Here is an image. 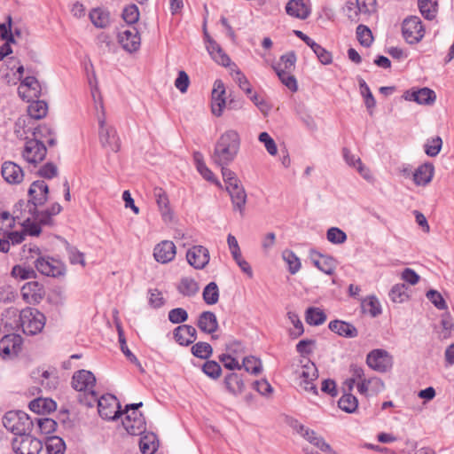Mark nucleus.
I'll return each instance as SVG.
<instances>
[{"mask_svg": "<svg viewBox=\"0 0 454 454\" xmlns=\"http://www.w3.org/2000/svg\"><path fill=\"white\" fill-rule=\"evenodd\" d=\"M28 200H20L14 207V214L17 218H24L25 223H29L31 216L36 215L37 207H42L48 200L49 186L43 180L34 181L27 192Z\"/></svg>", "mask_w": 454, "mask_h": 454, "instance_id": "1", "label": "nucleus"}, {"mask_svg": "<svg viewBox=\"0 0 454 454\" xmlns=\"http://www.w3.org/2000/svg\"><path fill=\"white\" fill-rule=\"evenodd\" d=\"M241 145L240 136L235 129H227L220 135L211 155L215 165H230L237 158Z\"/></svg>", "mask_w": 454, "mask_h": 454, "instance_id": "2", "label": "nucleus"}, {"mask_svg": "<svg viewBox=\"0 0 454 454\" xmlns=\"http://www.w3.org/2000/svg\"><path fill=\"white\" fill-rule=\"evenodd\" d=\"M72 387L78 392L83 393V398H81V403L86 406L93 407L97 400L96 377L87 370H79L75 372L72 377Z\"/></svg>", "mask_w": 454, "mask_h": 454, "instance_id": "3", "label": "nucleus"}, {"mask_svg": "<svg viewBox=\"0 0 454 454\" xmlns=\"http://www.w3.org/2000/svg\"><path fill=\"white\" fill-rule=\"evenodd\" d=\"M4 427L16 436H22L31 432L33 421L21 411H10L3 418Z\"/></svg>", "mask_w": 454, "mask_h": 454, "instance_id": "4", "label": "nucleus"}, {"mask_svg": "<svg viewBox=\"0 0 454 454\" xmlns=\"http://www.w3.org/2000/svg\"><path fill=\"white\" fill-rule=\"evenodd\" d=\"M30 253H35L37 257L34 261V265L42 275L52 278L63 276L66 272L65 265L59 260L50 256L41 254L38 247L29 248Z\"/></svg>", "mask_w": 454, "mask_h": 454, "instance_id": "5", "label": "nucleus"}, {"mask_svg": "<svg viewBox=\"0 0 454 454\" xmlns=\"http://www.w3.org/2000/svg\"><path fill=\"white\" fill-rule=\"evenodd\" d=\"M20 321L25 334L35 335L43 329L46 317L36 309L26 308L20 312Z\"/></svg>", "mask_w": 454, "mask_h": 454, "instance_id": "6", "label": "nucleus"}, {"mask_svg": "<svg viewBox=\"0 0 454 454\" xmlns=\"http://www.w3.org/2000/svg\"><path fill=\"white\" fill-rule=\"evenodd\" d=\"M376 0H356V3L350 2L346 6V15L353 22L360 20L366 21L368 18L376 12Z\"/></svg>", "mask_w": 454, "mask_h": 454, "instance_id": "7", "label": "nucleus"}, {"mask_svg": "<svg viewBox=\"0 0 454 454\" xmlns=\"http://www.w3.org/2000/svg\"><path fill=\"white\" fill-rule=\"evenodd\" d=\"M25 142L21 156L23 160L33 167H36L46 157L47 148L42 140L27 138Z\"/></svg>", "mask_w": 454, "mask_h": 454, "instance_id": "8", "label": "nucleus"}, {"mask_svg": "<svg viewBox=\"0 0 454 454\" xmlns=\"http://www.w3.org/2000/svg\"><path fill=\"white\" fill-rule=\"evenodd\" d=\"M96 403L99 416L104 419H115L122 413L121 405L117 398L111 394H106L101 396L97 394Z\"/></svg>", "mask_w": 454, "mask_h": 454, "instance_id": "9", "label": "nucleus"}, {"mask_svg": "<svg viewBox=\"0 0 454 454\" xmlns=\"http://www.w3.org/2000/svg\"><path fill=\"white\" fill-rule=\"evenodd\" d=\"M402 34L404 40L410 43H418L425 35V28L418 16H410L403 21Z\"/></svg>", "mask_w": 454, "mask_h": 454, "instance_id": "10", "label": "nucleus"}, {"mask_svg": "<svg viewBox=\"0 0 454 454\" xmlns=\"http://www.w3.org/2000/svg\"><path fill=\"white\" fill-rule=\"evenodd\" d=\"M99 141L103 147L117 153L121 148V141L116 129L106 124L105 115L98 117Z\"/></svg>", "mask_w": 454, "mask_h": 454, "instance_id": "11", "label": "nucleus"}, {"mask_svg": "<svg viewBox=\"0 0 454 454\" xmlns=\"http://www.w3.org/2000/svg\"><path fill=\"white\" fill-rule=\"evenodd\" d=\"M12 449L16 454H39L43 443L30 433L22 436H15L12 442Z\"/></svg>", "mask_w": 454, "mask_h": 454, "instance_id": "12", "label": "nucleus"}, {"mask_svg": "<svg viewBox=\"0 0 454 454\" xmlns=\"http://www.w3.org/2000/svg\"><path fill=\"white\" fill-rule=\"evenodd\" d=\"M291 427L309 443L317 447L321 451L328 454H332L333 452L332 447L325 442L323 437L317 435L315 431L306 427L302 424H300L297 420L293 421L291 423Z\"/></svg>", "mask_w": 454, "mask_h": 454, "instance_id": "13", "label": "nucleus"}, {"mask_svg": "<svg viewBox=\"0 0 454 454\" xmlns=\"http://www.w3.org/2000/svg\"><path fill=\"white\" fill-rule=\"evenodd\" d=\"M366 364L372 370L386 372L392 368V356L384 349H373L366 356Z\"/></svg>", "mask_w": 454, "mask_h": 454, "instance_id": "14", "label": "nucleus"}, {"mask_svg": "<svg viewBox=\"0 0 454 454\" xmlns=\"http://www.w3.org/2000/svg\"><path fill=\"white\" fill-rule=\"evenodd\" d=\"M22 338L19 334H7L0 340V356L10 359L18 356L21 350Z\"/></svg>", "mask_w": 454, "mask_h": 454, "instance_id": "15", "label": "nucleus"}, {"mask_svg": "<svg viewBox=\"0 0 454 454\" xmlns=\"http://www.w3.org/2000/svg\"><path fill=\"white\" fill-rule=\"evenodd\" d=\"M125 418L122 420V426L131 435H140L145 432L146 423L141 412L138 411H125Z\"/></svg>", "mask_w": 454, "mask_h": 454, "instance_id": "16", "label": "nucleus"}, {"mask_svg": "<svg viewBox=\"0 0 454 454\" xmlns=\"http://www.w3.org/2000/svg\"><path fill=\"white\" fill-rule=\"evenodd\" d=\"M118 41L121 47L129 53L137 51L141 45V38L135 27L120 31Z\"/></svg>", "mask_w": 454, "mask_h": 454, "instance_id": "17", "label": "nucleus"}, {"mask_svg": "<svg viewBox=\"0 0 454 454\" xmlns=\"http://www.w3.org/2000/svg\"><path fill=\"white\" fill-rule=\"evenodd\" d=\"M188 263L196 270L204 269L209 262V251L207 247L197 245L188 249L186 253Z\"/></svg>", "mask_w": 454, "mask_h": 454, "instance_id": "18", "label": "nucleus"}, {"mask_svg": "<svg viewBox=\"0 0 454 454\" xmlns=\"http://www.w3.org/2000/svg\"><path fill=\"white\" fill-rule=\"evenodd\" d=\"M227 192L229 193L234 211H239L241 216L244 215L247 195L241 181L231 184V187H227Z\"/></svg>", "mask_w": 454, "mask_h": 454, "instance_id": "19", "label": "nucleus"}, {"mask_svg": "<svg viewBox=\"0 0 454 454\" xmlns=\"http://www.w3.org/2000/svg\"><path fill=\"white\" fill-rule=\"evenodd\" d=\"M299 376L301 379L300 386L305 391L312 392L317 395V389L314 381L317 379L318 373L315 364L309 361L301 367Z\"/></svg>", "mask_w": 454, "mask_h": 454, "instance_id": "20", "label": "nucleus"}, {"mask_svg": "<svg viewBox=\"0 0 454 454\" xmlns=\"http://www.w3.org/2000/svg\"><path fill=\"white\" fill-rule=\"evenodd\" d=\"M21 296L28 304H38L45 295L43 286L37 281H30L21 287Z\"/></svg>", "mask_w": 454, "mask_h": 454, "instance_id": "21", "label": "nucleus"}, {"mask_svg": "<svg viewBox=\"0 0 454 454\" xmlns=\"http://www.w3.org/2000/svg\"><path fill=\"white\" fill-rule=\"evenodd\" d=\"M225 86L222 80H215L212 90L211 111L217 117L223 114L226 106Z\"/></svg>", "mask_w": 454, "mask_h": 454, "instance_id": "22", "label": "nucleus"}, {"mask_svg": "<svg viewBox=\"0 0 454 454\" xmlns=\"http://www.w3.org/2000/svg\"><path fill=\"white\" fill-rule=\"evenodd\" d=\"M176 254V247L171 240H162L153 248V257L156 262L165 264L172 262Z\"/></svg>", "mask_w": 454, "mask_h": 454, "instance_id": "23", "label": "nucleus"}, {"mask_svg": "<svg viewBox=\"0 0 454 454\" xmlns=\"http://www.w3.org/2000/svg\"><path fill=\"white\" fill-rule=\"evenodd\" d=\"M403 98L405 100L414 101L419 105H432L435 101L436 95L433 90L424 87L406 90Z\"/></svg>", "mask_w": 454, "mask_h": 454, "instance_id": "24", "label": "nucleus"}, {"mask_svg": "<svg viewBox=\"0 0 454 454\" xmlns=\"http://www.w3.org/2000/svg\"><path fill=\"white\" fill-rule=\"evenodd\" d=\"M18 93L20 98L27 101L37 98L41 94L40 83L34 76H27L21 81L18 87Z\"/></svg>", "mask_w": 454, "mask_h": 454, "instance_id": "25", "label": "nucleus"}, {"mask_svg": "<svg viewBox=\"0 0 454 454\" xmlns=\"http://www.w3.org/2000/svg\"><path fill=\"white\" fill-rule=\"evenodd\" d=\"M309 258L313 265L320 271L327 275H333L336 269V260L333 257L322 254L316 250H310Z\"/></svg>", "mask_w": 454, "mask_h": 454, "instance_id": "26", "label": "nucleus"}, {"mask_svg": "<svg viewBox=\"0 0 454 454\" xmlns=\"http://www.w3.org/2000/svg\"><path fill=\"white\" fill-rule=\"evenodd\" d=\"M1 174L4 179L11 184H18L23 181L24 172L20 166L13 161H4Z\"/></svg>", "mask_w": 454, "mask_h": 454, "instance_id": "27", "label": "nucleus"}, {"mask_svg": "<svg viewBox=\"0 0 454 454\" xmlns=\"http://www.w3.org/2000/svg\"><path fill=\"white\" fill-rule=\"evenodd\" d=\"M153 195L163 221H171L173 218V212L166 192L160 187H155L153 189Z\"/></svg>", "mask_w": 454, "mask_h": 454, "instance_id": "28", "label": "nucleus"}, {"mask_svg": "<svg viewBox=\"0 0 454 454\" xmlns=\"http://www.w3.org/2000/svg\"><path fill=\"white\" fill-rule=\"evenodd\" d=\"M174 338L181 346H189L197 339L196 329L189 325H182L174 330Z\"/></svg>", "mask_w": 454, "mask_h": 454, "instance_id": "29", "label": "nucleus"}, {"mask_svg": "<svg viewBox=\"0 0 454 454\" xmlns=\"http://www.w3.org/2000/svg\"><path fill=\"white\" fill-rule=\"evenodd\" d=\"M286 13L299 20H306L311 12L310 7L304 0H289L286 5Z\"/></svg>", "mask_w": 454, "mask_h": 454, "instance_id": "30", "label": "nucleus"}, {"mask_svg": "<svg viewBox=\"0 0 454 454\" xmlns=\"http://www.w3.org/2000/svg\"><path fill=\"white\" fill-rule=\"evenodd\" d=\"M328 328L334 333L344 338H355L358 335L357 329L351 324L342 320H333Z\"/></svg>", "mask_w": 454, "mask_h": 454, "instance_id": "31", "label": "nucleus"}, {"mask_svg": "<svg viewBox=\"0 0 454 454\" xmlns=\"http://www.w3.org/2000/svg\"><path fill=\"white\" fill-rule=\"evenodd\" d=\"M226 390L232 395H239L245 390V383L242 377L236 372L228 373L223 380Z\"/></svg>", "mask_w": 454, "mask_h": 454, "instance_id": "32", "label": "nucleus"}, {"mask_svg": "<svg viewBox=\"0 0 454 454\" xmlns=\"http://www.w3.org/2000/svg\"><path fill=\"white\" fill-rule=\"evenodd\" d=\"M199 329L206 333H213L218 329V321L215 313L211 311L202 312L198 318Z\"/></svg>", "mask_w": 454, "mask_h": 454, "instance_id": "33", "label": "nucleus"}, {"mask_svg": "<svg viewBox=\"0 0 454 454\" xmlns=\"http://www.w3.org/2000/svg\"><path fill=\"white\" fill-rule=\"evenodd\" d=\"M434 168L431 163L420 165L413 174V181L417 185L425 186L429 184L434 176Z\"/></svg>", "mask_w": 454, "mask_h": 454, "instance_id": "34", "label": "nucleus"}, {"mask_svg": "<svg viewBox=\"0 0 454 454\" xmlns=\"http://www.w3.org/2000/svg\"><path fill=\"white\" fill-rule=\"evenodd\" d=\"M207 49L212 59L217 64L223 67H228L231 64V59L215 41L209 39Z\"/></svg>", "mask_w": 454, "mask_h": 454, "instance_id": "35", "label": "nucleus"}, {"mask_svg": "<svg viewBox=\"0 0 454 454\" xmlns=\"http://www.w3.org/2000/svg\"><path fill=\"white\" fill-rule=\"evenodd\" d=\"M158 447L159 442L155 434L146 433L140 438L139 448L143 454H154Z\"/></svg>", "mask_w": 454, "mask_h": 454, "instance_id": "36", "label": "nucleus"}, {"mask_svg": "<svg viewBox=\"0 0 454 454\" xmlns=\"http://www.w3.org/2000/svg\"><path fill=\"white\" fill-rule=\"evenodd\" d=\"M29 409L37 413H49L56 410V403L48 398H36L29 403Z\"/></svg>", "mask_w": 454, "mask_h": 454, "instance_id": "37", "label": "nucleus"}, {"mask_svg": "<svg viewBox=\"0 0 454 454\" xmlns=\"http://www.w3.org/2000/svg\"><path fill=\"white\" fill-rule=\"evenodd\" d=\"M61 210L62 207L58 202H55L45 210H37L36 215H32L31 218L37 220L42 224H51V217L59 214Z\"/></svg>", "mask_w": 454, "mask_h": 454, "instance_id": "38", "label": "nucleus"}, {"mask_svg": "<svg viewBox=\"0 0 454 454\" xmlns=\"http://www.w3.org/2000/svg\"><path fill=\"white\" fill-rule=\"evenodd\" d=\"M362 312L368 314L372 317H376L381 314V306L379 300L375 296H369L362 301Z\"/></svg>", "mask_w": 454, "mask_h": 454, "instance_id": "39", "label": "nucleus"}, {"mask_svg": "<svg viewBox=\"0 0 454 454\" xmlns=\"http://www.w3.org/2000/svg\"><path fill=\"white\" fill-rule=\"evenodd\" d=\"M326 320V315L323 309L309 307L305 311V321L309 325H321Z\"/></svg>", "mask_w": 454, "mask_h": 454, "instance_id": "40", "label": "nucleus"}, {"mask_svg": "<svg viewBox=\"0 0 454 454\" xmlns=\"http://www.w3.org/2000/svg\"><path fill=\"white\" fill-rule=\"evenodd\" d=\"M418 5L423 17L428 20L434 19L437 13V0H418Z\"/></svg>", "mask_w": 454, "mask_h": 454, "instance_id": "41", "label": "nucleus"}, {"mask_svg": "<svg viewBox=\"0 0 454 454\" xmlns=\"http://www.w3.org/2000/svg\"><path fill=\"white\" fill-rule=\"evenodd\" d=\"M286 316L294 326L288 331L289 336L292 339H297L304 333L303 324L301 321L299 315L294 311H288Z\"/></svg>", "mask_w": 454, "mask_h": 454, "instance_id": "42", "label": "nucleus"}, {"mask_svg": "<svg viewBox=\"0 0 454 454\" xmlns=\"http://www.w3.org/2000/svg\"><path fill=\"white\" fill-rule=\"evenodd\" d=\"M47 112L48 106L43 100H33L27 107L28 115L35 120L43 118Z\"/></svg>", "mask_w": 454, "mask_h": 454, "instance_id": "43", "label": "nucleus"}, {"mask_svg": "<svg viewBox=\"0 0 454 454\" xmlns=\"http://www.w3.org/2000/svg\"><path fill=\"white\" fill-rule=\"evenodd\" d=\"M90 19L97 27L104 28L109 25V12L100 8L93 9L90 13Z\"/></svg>", "mask_w": 454, "mask_h": 454, "instance_id": "44", "label": "nucleus"}, {"mask_svg": "<svg viewBox=\"0 0 454 454\" xmlns=\"http://www.w3.org/2000/svg\"><path fill=\"white\" fill-rule=\"evenodd\" d=\"M177 290L184 296H193L199 291V285L192 278H183L180 280Z\"/></svg>", "mask_w": 454, "mask_h": 454, "instance_id": "45", "label": "nucleus"}, {"mask_svg": "<svg viewBox=\"0 0 454 454\" xmlns=\"http://www.w3.org/2000/svg\"><path fill=\"white\" fill-rule=\"evenodd\" d=\"M281 82L291 91L295 92L298 90L295 77L291 74L292 71H284L279 67H272Z\"/></svg>", "mask_w": 454, "mask_h": 454, "instance_id": "46", "label": "nucleus"}, {"mask_svg": "<svg viewBox=\"0 0 454 454\" xmlns=\"http://www.w3.org/2000/svg\"><path fill=\"white\" fill-rule=\"evenodd\" d=\"M45 444L48 454H63L66 449L65 442L59 436H48Z\"/></svg>", "mask_w": 454, "mask_h": 454, "instance_id": "47", "label": "nucleus"}, {"mask_svg": "<svg viewBox=\"0 0 454 454\" xmlns=\"http://www.w3.org/2000/svg\"><path fill=\"white\" fill-rule=\"evenodd\" d=\"M202 297L207 305H214L218 302L219 289L215 282H210L205 286Z\"/></svg>", "mask_w": 454, "mask_h": 454, "instance_id": "48", "label": "nucleus"}, {"mask_svg": "<svg viewBox=\"0 0 454 454\" xmlns=\"http://www.w3.org/2000/svg\"><path fill=\"white\" fill-rule=\"evenodd\" d=\"M358 84L360 88V93L364 100L365 106L370 111V113H372V109H373L376 106V100L369 86L364 79L360 78L358 80Z\"/></svg>", "mask_w": 454, "mask_h": 454, "instance_id": "49", "label": "nucleus"}, {"mask_svg": "<svg viewBox=\"0 0 454 454\" xmlns=\"http://www.w3.org/2000/svg\"><path fill=\"white\" fill-rule=\"evenodd\" d=\"M338 405L342 411L352 413L356 411L358 401L352 394H344L339 400Z\"/></svg>", "mask_w": 454, "mask_h": 454, "instance_id": "50", "label": "nucleus"}, {"mask_svg": "<svg viewBox=\"0 0 454 454\" xmlns=\"http://www.w3.org/2000/svg\"><path fill=\"white\" fill-rule=\"evenodd\" d=\"M11 274L13 278H20L21 280L36 278V272L34 269L20 264L12 267Z\"/></svg>", "mask_w": 454, "mask_h": 454, "instance_id": "51", "label": "nucleus"}, {"mask_svg": "<svg viewBox=\"0 0 454 454\" xmlns=\"http://www.w3.org/2000/svg\"><path fill=\"white\" fill-rule=\"evenodd\" d=\"M389 297L393 302L402 303L409 298L407 287L404 284L395 285L390 292Z\"/></svg>", "mask_w": 454, "mask_h": 454, "instance_id": "52", "label": "nucleus"}, {"mask_svg": "<svg viewBox=\"0 0 454 454\" xmlns=\"http://www.w3.org/2000/svg\"><path fill=\"white\" fill-rule=\"evenodd\" d=\"M356 37L360 44L364 47H370L373 42V36L371 29L363 24L356 27Z\"/></svg>", "mask_w": 454, "mask_h": 454, "instance_id": "53", "label": "nucleus"}, {"mask_svg": "<svg viewBox=\"0 0 454 454\" xmlns=\"http://www.w3.org/2000/svg\"><path fill=\"white\" fill-rule=\"evenodd\" d=\"M192 353L194 356L207 359L213 353V348L207 342H198L192 347Z\"/></svg>", "mask_w": 454, "mask_h": 454, "instance_id": "54", "label": "nucleus"}, {"mask_svg": "<svg viewBox=\"0 0 454 454\" xmlns=\"http://www.w3.org/2000/svg\"><path fill=\"white\" fill-rule=\"evenodd\" d=\"M241 366L244 367L247 372L254 375L259 374L262 370L261 360L254 356L245 357Z\"/></svg>", "mask_w": 454, "mask_h": 454, "instance_id": "55", "label": "nucleus"}, {"mask_svg": "<svg viewBox=\"0 0 454 454\" xmlns=\"http://www.w3.org/2000/svg\"><path fill=\"white\" fill-rule=\"evenodd\" d=\"M296 62V56L294 51L282 55L279 61L272 67H279L284 71H293Z\"/></svg>", "mask_w": 454, "mask_h": 454, "instance_id": "56", "label": "nucleus"}, {"mask_svg": "<svg viewBox=\"0 0 454 454\" xmlns=\"http://www.w3.org/2000/svg\"><path fill=\"white\" fill-rule=\"evenodd\" d=\"M36 422L40 433L46 435L54 433L58 427L57 422L50 418L36 419Z\"/></svg>", "mask_w": 454, "mask_h": 454, "instance_id": "57", "label": "nucleus"}, {"mask_svg": "<svg viewBox=\"0 0 454 454\" xmlns=\"http://www.w3.org/2000/svg\"><path fill=\"white\" fill-rule=\"evenodd\" d=\"M311 50L317 55L318 60L323 65H329L333 61L332 53L323 48L320 44L317 43L315 41L310 46Z\"/></svg>", "mask_w": 454, "mask_h": 454, "instance_id": "58", "label": "nucleus"}, {"mask_svg": "<svg viewBox=\"0 0 454 454\" xmlns=\"http://www.w3.org/2000/svg\"><path fill=\"white\" fill-rule=\"evenodd\" d=\"M442 140L440 137L427 139L425 144V153L430 157H435L441 151Z\"/></svg>", "mask_w": 454, "mask_h": 454, "instance_id": "59", "label": "nucleus"}, {"mask_svg": "<svg viewBox=\"0 0 454 454\" xmlns=\"http://www.w3.org/2000/svg\"><path fill=\"white\" fill-rule=\"evenodd\" d=\"M283 258L288 264V270L291 274L297 273L301 269V262L298 256L293 251H286Z\"/></svg>", "mask_w": 454, "mask_h": 454, "instance_id": "60", "label": "nucleus"}, {"mask_svg": "<svg viewBox=\"0 0 454 454\" xmlns=\"http://www.w3.org/2000/svg\"><path fill=\"white\" fill-rule=\"evenodd\" d=\"M326 238L333 244H343L347 240L346 233L338 227H331L326 232Z\"/></svg>", "mask_w": 454, "mask_h": 454, "instance_id": "61", "label": "nucleus"}, {"mask_svg": "<svg viewBox=\"0 0 454 454\" xmlns=\"http://www.w3.org/2000/svg\"><path fill=\"white\" fill-rule=\"evenodd\" d=\"M202 371L206 375L214 380L218 379L222 373L220 364L213 360L207 361L202 366Z\"/></svg>", "mask_w": 454, "mask_h": 454, "instance_id": "62", "label": "nucleus"}, {"mask_svg": "<svg viewBox=\"0 0 454 454\" xmlns=\"http://www.w3.org/2000/svg\"><path fill=\"white\" fill-rule=\"evenodd\" d=\"M122 18L129 25L137 23L139 20V11L137 5L131 4L124 8Z\"/></svg>", "mask_w": 454, "mask_h": 454, "instance_id": "63", "label": "nucleus"}, {"mask_svg": "<svg viewBox=\"0 0 454 454\" xmlns=\"http://www.w3.org/2000/svg\"><path fill=\"white\" fill-rule=\"evenodd\" d=\"M426 296L438 309H447V303L443 299L442 295L438 291L429 290L427 293Z\"/></svg>", "mask_w": 454, "mask_h": 454, "instance_id": "64", "label": "nucleus"}]
</instances>
